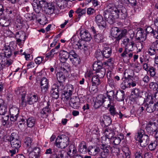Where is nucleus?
<instances>
[{
    "instance_id": "f257e3e1",
    "label": "nucleus",
    "mask_w": 158,
    "mask_h": 158,
    "mask_svg": "<svg viewBox=\"0 0 158 158\" xmlns=\"http://www.w3.org/2000/svg\"><path fill=\"white\" fill-rule=\"evenodd\" d=\"M39 5L35 10L37 13H39L41 9L43 10L47 14L51 15L54 13L55 8L52 3H48L45 0L40 1Z\"/></svg>"
},
{
    "instance_id": "f03ea898",
    "label": "nucleus",
    "mask_w": 158,
    "mask_h": 158,
    "mask_svg": "<svg viewBox=\"0 0 158 158\" xmlns=\"http://www.w3.org/2000/svg\"><path fill=\"white\" fill-rule=\"evenodd\" d=\"M110 8L113 11L114 16L115 18L124 19L126 17L127 14L126 8L122 7L121 8L114 6H110Z\"/></svg>"
},
{
    "instance_id": "7ed1b4c3",
    "label": "nucleus",
    "mask_w": 158,
    "mask_h": 158,
    "mask_svg": "<svg viewBox=\"0 0 158 158\" xmlns=\"http://www.w3.org/2000/svg\"><path fill=\"white\" fill-rule=\"evenodd\" d=\"M144 131L141 130L139 131L137 134L135 136L136 140L140 143V145L142 147L147 146L149 142L148 136L146 135H144Z\"/></svg>"
},
{
    "instance_id": "20e7f679",
    "label": "nucleus",
    "mask_w": 158,
    "mask_h": 158,
    "mask_svg": "<svg viewBox=\"0 0 158 158\" xmlns=\"http://www.w3.org/2000/svg\"><path fill=\"white\" fill-rule=\"evenodd\" d=\"M69 139L67 136L61 135L57 137L55 144L58 148H64L69 144Z\"/></svg>"
},
{
    "instance_id": "39448f33",
    "label": "nucleus",
    "mask_w": 158,
    "mask_h": 158,
    "mask_svg": "<svg viewBox=\"0 0 158 158\" xmlns=\"http://www.w3.org/2000/svg\"><path fill=\"white\" fill-rule=\"evenodd\" d=\"M149 99H152V97L151 96H148L146 99L147 102L145 105L146 110L148 112L151 113L154 111H158V102L156 103L153 102L149 101Z\"/></svg>"
},
{
    "instance_id": "423d86ee",
    "label": "nucleus",
    "mask_w": 158,
    "mask_h": 158,
    "mask_svg": "<svg viewBox=\"0 0 158 158\" xmlns=\"http://www.w3.org/2000/svg\"><path fill=\"white\" fill-rule=\"evenodd\" d=\"M107 9L105 10L103 13L104 18L110 24H113L115 21V19H117L114 17L113 11L110 8V6H107Z\"/></svg>"
},
{
    "instance_id": "0eeeda50",
    "label": "nucleus",
    "mask_w": 158,
    "mask_h": 158,
    "mask_svg": "<svg viewBox=\"0 0 158 158\" xmlns=\"http://www.w3.org/2000/svg\"><path fill=\"white\" fill-rule=\"evenodd\" d=\"M119 29L117 27H113L111 30V34L113 37L115 38V40L119 41L123 37H124L127 33V30H124L120 32V34L119 33Z\"/></svg>"
},
{
    "instance_id": "6e6552de",
    "label": "nucleus",
    "mask_w": 158,
    "mask_h": 158,
    "mask_svg": "<svg viewBox=\"0 0 158 158\" xmlns=\"http://www.w3.org/2000/svg\"><path fill=\"white\" fill-rule=\"evenodd\" d=\"M93 70L95 71L97 76L100 78H103L106 73V70L100 65L97 63H94L93 64Z\"/></svg>"
},
{
    "instance_id": "1a4fd4ad",
    "label": "nucleus",
    "mask_w": 158,
    "mask_h": 158,
    "mask_svg": "<svg viewBox=\"0 0 158 158\" xmlns=\"http://www.w3.org/2000/svg\"><path fill=\"white\" fill-rule=\"evenodd\" d=\"M111 151L113 152H116L117 153L116 158H130V152L129 151L128 148H126L124 151H123V153H118V152L119 151L118 148H112L111 149Z\"/></svg>"
},
{
    "instance_id": "9d476101",
    "label": "nucleus",
    "mask_w": 158,
    "mask_h": 158,
    "mask_svg": "<svg viewBox=\"0 0 158 158\" xmlns=\"http://www.w3.org/2000/svg\"><path fill=\"white\" fill-rule=\"evenodd\" d=\"M74 89L73 86L71 85H69L67 86L66 91H64L62 95V98L65 101L69 100L72 94Z\"/></svg>"
},
{
    "instance_id": "9b49d317",
    "label": "nucleus",
    "mask_w": 158,
    "mask_h": 158,
    "mask_svg": "<svg viewBox=\"0 0 158 158\" xmlns=\"http://www.w3.org/2000/svg\"><path fill=\"white\" fill-rule=\"evenodd\" d=\"M73 46L76 49H80L83 51H85L88 49V47L86 42L82 40H79L78 41L75 42Z\"/></svg>"
},
{
    "instance_id": "f8f14e48",
    "label": "nucleus",
    "mask_w": 158,
    "mask_h": 158,
    "mask_svg": "<svg viewBox=\"0 0 158 158\" xmlns=\"http://www.w3.org/2000/svg\"><path fill=\"white\" fill-rule=\"evenodd\" d=\"M95 22L99 28L101 30L105 29L106 23L104 20L102 16L100 15H98L95 17Z\"/></svg>"
},
{
    "instance_id": "ddd939ff",
    "label": "nucleus",
    "mask_w": 158,
    "mask_h": 158,
    "mask_svg": "<svg viewBox=\"0 0 158 158\" xmlns=\"http://www.w3.org/2000/svg\"><path fill=\"white\" fill-rule=\"evenodd\" d=\"M24 146L27 148V152H29L31 149L37 147V144L33 142V139L30 137H26L24 139Z\"/></svg>"
},
{
    "instance_id": "4468645a",
    "label": "nucleus",
    "mask_w": 158,
    "mask_h": 158,
    "mask_svg": "<svg viewBox=\"0 0 158 158\" xmlns=\"http://www.w3.org/2000/svg\"><path fill=\"white\" fill-rule=\"evenodd\" d=\"M31 149L29 153V158H38L40 156V150L39 147H34Z\"/></svg>"
},
{
    "instance_id": "2eb2a0df",
    "label": "nucleus",
    "mask_w": 158,
    "mask_h": 158,
    "mask_svg": "<svg viewBox=\"0 0 158 158\" xmlns=\"http://www.w3.org/2000/svg\"><path fill=\"white\" fill-rule=\"evenodd\" d=\"M40 87L41 91L45 93L49 87L48 80L45 77H43L40 81Z\"/></svg>"
},
{
    "instance_id": "dca6fc26",
    "label": "nucleus",
    "mask_w": 158,
    "mask_h": 158,
    "mask_svg": "<svg viewBox=\"0 0 158 158\" xmlns=\"http://www.w3.org/2000/svg\"><path fill=\"white\" fill-rule=\"evenodd\" d=\"M80 35L82 40L85 42L89 41L91 39V35L87 31L81 30L80 31Z\"/></svg>"
},
{
    "instance_id": "f3484780",
    "label": "nucleus",
    "mask_w": 158,
    "mask_h": 158,
    "mask_svg": "<svg viewBox=\"0 0 158 158\" xmlns=\"http://www.w3.org/2000/svg\"><path fill=\"white\" fill-rule=\"evenodd\" d=\"M145 128L148 133L151 134L156 131L157 127L155 123L150 122L147 124Z\"/></svg>"
},
{
    "instance_id": "a211bd4d",
    "label": "nucleus",
    "mask_w": 158,
    "mask_h": 158,
    "mask_svg": "<svg viewBox=\"0 0 158 158\" xmlns=\"http://www.w3.org/2000/svg\"><path fill=\"white\" fill-rule=\"evenodd\" d=\"M103 46L104 47L102 51L104 58H109L112 53L111 49L106 44H103Z\"/></svg>"
},
{
    "instance_id": "6ab92c4d",
    "label": "nucleus",
    "mask_w": 158,
    "mask_h": 158,
    "mask_svg": "<svg viewBox=\"0 0 158 158\" xmlns=\"http://www.w3.org/2000/svg\"><path fill=\"white\" fill-rule=\"evenodd\" d=\"M26 34L22 31H19L15 33V37L17 39V42L19 43L22 41H24L25 40Z\"/></svg>"
},
{
    "instance_id": "aec40b11",
    "label": "nucleus",
    "mask_w": 158,
    "mask_h": 158,
    "mask_svg": "<svg viewBox=\"0 0 158 158\" xmlns=\"http://www.w3.org/2000/svg\"><path fill=\"white\" fill-rule=\"evenodd\" d=\"M135 37L137 40L143 42L146 38V35L143 32L142 29L138 31L136 34Z\"/></svg>"
},
{
    "instance_id": "412c9836",
    "label": "nucleus",
    "mask_w": 158,
    "mask_h": 158,
    "mask_svg": "<svg viewBox=\"0 0 158 158\" xmlns=\"http://www.w3.org/2000/svg\"><path fill=\"white\" fill-rule=\"evenodd\" d=\"M140 90L138 88H135L133 89L131 92L130 98H132V100H135L140 96Z\"/></svg>"
},
{
    "instance_id": "4be33fe9",
    "label": "nucleus",
    "mask_w": 158,
    "mask_h": 158,
    "mask_svg": "<svg viewBox=\"0 0 158 158\" xmlns=\"http://www.w3.org/2000/svg\"><path fill=\"white\" fill-rule=\"evenodd\" d=\"M124 138V136L122 134H120L114 136L112 139L111 141L114 144L118 145L119 144L121 141Z\"/></svg>"
},
{
    "instance_id": "5701e85b",
    "label": "nucleus",
    "mask_w": 158,
    "mask_h": 158,
    "mask_svg": "<svg viewBox=\"0 0 158 158\" xmlns=\"http://www.w3.org/2000/svg\"><path fill=\"white\" fill-rule=\"evenodd\" d=\"M125 93L123 90H120L116 92V94L115 95L114 99L118 101H122L124 100Z\"/></svg>"
},
{
    "instance_id": "b1692460",
    "label": "nucleus",
    "mask_w": 158,
    "mask_h": 158,
    "mask_svg": "<svg viewBox=\"0 0 158 158\" xmlns=\"http://www.w3.org/2000/svg\"><path fill=\"white\" fill-rule=\"evenodd\" d=\"M133 75H128L127 77V82L128 83V87H130L131 86L132 87H135L136 86L137 82L135 81Z\"/></svg>"
},
{
    "instance_id": "393cba45",
    "label": "nucleus",
    "mask_w": 158,
    "mask_h": 158,
    "mask_svg": "<svg viewBox=\"0 0 158 158\" xmlns=\"http://www.w3.org/2000/svg\"><path fill=\"white\" fill-rule=\"evenodd\" d=\"M49 105L47 104V106L43 108L40 112V116L43 118H46L48 114L51 113V110L48 107Z\"/></svg>"
},
{
    "instance_id": "a878e982",
    "label": "nucleus",
    "mask_w": 158,
    "mask_h": 158,
    "mask_svg": "<svg viewBox=\"0 0 158 158\" xmlns=\"http://www.w3.org/2000/svg\"><path fill=\"white\" fill-rule=\"evenodd\" d=\"M38 100V97L36 94H30L27 99V102L29 104H32L36 102Z\"/></svg>"
},
{
    "instance_id": "bb28decb",
    "label": "nucleus",
    "mask_w": 158,
    "mask_h": 158,
    "mask_svg": "<svg viewBox=\"0 0 158 158\" xmlns=\"http://www.w3.org/2000/svg\"><path fill=\"white\" fill-rule=\"evenodd\" d=\"M60 60L61 62H65L69 57L68 52L63 50L60 53Z\"/></svg>"
},
{
    "instance_id": "cd10ccee",
    "label": "nucleus",
    "mask_w": 158,
    "mask_h": 158,
    "mask_svg": "<svg viewBox=\"0 0 158 158\" xmlns=\"http://www.w3.org/2000/svg\"><path fill=\"white\" fill-rule=\"evenodd\" d=\"M56 86L55 85H53L52 86L51 93L52 97L54 98L57 99L59 98V91L57 89Z\"/></svg>"
},
{
    "instance_id": "c85d7f7f",
    "label": "nucleus",
    "mask_w": 158,
    "mask_h": 158,
    "mask_svg": "<svg viewBox=\"0 0 158 158\" xmlns=\"http://www.w3.org/2000/svg\"><path fill=\"white\" fill-rule=\"evenodd\" d=\"M78 151L81 153L85 154L87 152V147L85 143L84 142H82L79 146Z\"/></svg>"
},
{
    "instance_id": "c756f323",
    "label": "nucleus",
    "mask_w": 158,
    "mask_h": 158,
    "mask_svg": "<svg viewBox=\"0 0 158 158\" xmlns=\"http://www.w3.org/2000/svg\"><path fill=\"white\" fill-rule=\"evenodd\" d=\"M11 147L16 149H17V152H18V149L21 147V143L20 140L14 141L10 143Z\"/></svg>"
},
{
    "instance_id": "7c9ffc66",
    "label": "nucleus",
    "mask_w": 158,
    "mask_h": 158,
    "mask_svg": "<svg viewBox=\"0 0 158 158\" xmlns=\"http://www.w3.org/2000/svg\"><path fill=\"white\" fill-rule=\"evenodd\" d=\"M35 118L32 117H29L26 119L27 125L29 127H33L35 124Z\"/></svg>"
},
{
    "instance_id": "2f4dec72",
    "label": "nucleus",
    "mask_w": 158,
    "mask_h": 158,
    "mask_svg": "<svg viewBox=\"0 0 158 158\" xmlns=\"http://www.w3.org/2000/svg\"><path fill=\"white\" fill-rule=\"evenodd\" d=\"M79 98L77 97H73L71 98L69 102L70 105L74 107H76L78 104Z\"/></svg>"
},
{
    "instance_id": "473e14b6",
    "label": "nucleus",
    "mask_w": 158,
    "mask_h": 158,
    "mask_svg": "<svg viewBox=\"0 0 158 158\" xmlns=\"http://www.w3.org/2000/svg\"><path fill=\"white\" fill-rule=\"evenodd\" d=\"M99 151L100 149L99 148L92 147L90 148L88 152L90 155L94 156L98 154Z\"/></svg>"
},
{
    "instance_id": "72a5a7b5",
    "label": "nucleus",
    "mask_w": 158,
    "mask_h": 158,
    "mask_svg": "<svg viewBox=\"0 0 158 158\" xmlns=\"http://www.w3.org/2000/svg\"><path fill=\"white\" fill-rule=\"evenodd\" d=\"M10 23L8 19L4 17L0 19V24L2 27H7Z\"/></svg>"
},
{
    "instance_id": "f704fd0d",
    "label": "nucleus",
    "mask_w": 158,
    "mask_h": 158,
    "mask_svg": "<svg viewBox=\"0 0 158 158\" xmlns=\"http://www.w3.org/2000/svg\"><path fill=\"white\" fill-rule=\"evenodd\" d=\"M103 36L102 34L98 33L94 35V40L97 43H101L103 42Z\"/></svg>"
},
{
    "instance_id": "c9c22d12",
    "label": "nucleus",
    "mask_w": 158,
    "mask_h": 158,
    "mask_svg": "<svg viewBox=\"0 0 158 158\" xmlns=\"http://www.w3.org/2000/svg\"><path fill=\"white\" fill-rule=\"evenodd\" d=\"M10 115H18L19 114V109L15 106H12L10 108L9 110Z\"/></svg>"
},
{
    "instance_id": "e433bc0d",
    "label": "nucleus",
    "mask_w": 158,
    "mask_h": 158,
    "mask_svg": "<svg viewBox=\"0 0 158 158\" xmlns=\"http://www.w3.org/2000/svg\"><path fill=\"white\" fill-rule=\"evenodd\" d=\"M56 78L59 82H63L65 80V76L62 72H58L56 74Z\"/></svg>"
},
{
    "instance_id": "4c0bfd02",
    "label": "nucleus",
    "mask_w": 158,
    "mask_h": 158,
    "mask_svg": "<svg viewBox=\"0 0 158 158\" xmlns=\"http://www.w3.org/2000/svg\"><path fill=\"white\" fill-rule=\"evenodd\" d=\"M86 10L85 8L82 9L81 7L78 8L75 11L76 13L78 14V17L80 18L83 15L86 13Z\"/></svg>"
},
{
    "instance_id": "58836bf2",
    "label": "nucleus",
    "mask_w": 158,
    "mask_h": 158,
    "mask_svg": "<svg viewBox=\"0 0 158 158\" xmlns=\"http://www.w3.org/2000/svg\"><path fill=\"white\" fill-rule=\"evenodd\" d=\"M16 93L17 94H21L22 95L21 101L22 104H23L24 102H24V98L26 94V92L25 91H23L22 89H18L16 91Z\"/></svg>"
},
{
    "instance_id": "ea45409f",
    "label": "nucleus",
    "mask_w": 158,
    "mask_h": 158,
    "mask_svg": "<svg viewBox=\"0 0 158 158\" xmlns=\"http://www.w3.org/2000/svg\"><path fill=\"white\" fill-rule=\"evenodd\" d=\"M92 82L93 85H98L100 84V81L98 76H94L92 79Z\"/></svg>"
},
{
    "instance_id": "a19ab883",
    "label": "nucleus",
    "mask_w": 158,
    "mask_h": 158,
    "mask_svg": "<svg viewBox=\"0 0 158 158\" xmlns=\"http://www.w3.org/2000/svg\"><path fill=\"white\" fill-rule=\"evenodd\" d=\"M105 135L106 138L112 139L114 133L113 131L110 130L106 129L105 131Z\"/></svg>"
},
{
    "instance_id": "79ce46f5",
    "label": "nucleus",
    "mask_w": 158,
    "mask_h": 158,
    "mask_svg": "<svg viewBox=\"0 0 158 158\" xmlns=\"http://www.w3.org/2000/svg\"><path fill=\"white\" fill-rule=\"evenodd\" d=\"M7 112L6 106L4 104H0V115H4Z\"/></svg>"
},
{
    "instance_id": "37998d69",
    "label": "nucleus",
    "mask_w": 158,
    "mask_h": 158,
    "mask_svg": "<svg viewBox=\"0 0 158 158\" xmlns=\"http://www.w3.org/2000/svg\"><path fill=\"white\" fill-rule=\"evenodd\" d=\"M95 57L97 58V60L99 61H101L103 60L104 57L103 56L102 51H98L96 52L95 54Z\"/></svg>"
},
{
    "instance_id": "c03bdc74",
    "label": "nucleus",
    "mask_w": 158,
    "mask_h": 158,
    "mask_svg": "<svg viewBox=\"0 0 158 158\" xmlns=\"http://www.w3.org/2000/svg\"><path fill=\"white\" fill-rule=\"evenodd\" d=\"M103 121L105 125L106 126H109L111 122L110 118L108 116H105L104 117Z\"/></svg>"
},
{
    "instance_id": "a18cd8bd",
    "label": "nucleus",
    "mask_w": 158,
    "mask_h": 158,
    "mask_svg": "<svg viewBox=\"0 0 158 158\" xmlns=\"http://www.w3.org/2000/svg\"><path fill=\"white\" fill-rule=\"evenodd\" d=\"M61 65V70L64 72H67L69 70V66L68 63L65 62H62Z\"/></svg>"
},
{
    "instance_id": "49530a36",
    "label": "nucleus",
    "mask_w": 158,
    "mask_h": 158,
    "mask_svg": "<svg viewBox=\"0 0 158 158\" xmlns=\"http://www.w3.org/2000/svg\"><path fill=\"white\" fill-rule=\"evenodd\" d=\"M149 88L154 90H156L157 91L158 90V84L156 82H151L149 85Z\"/></svg>"
},
{
    "instance_id": "de8ad7c7",
    "label": "nucleus",
    "mask_w": 158,
    "mask_h": 158,
    "mask_svg": "<svg viewBox=\"0 0 158 158\" xmlns=\"http://www.w3.org/2000/svg\"><path fill=\"white\" fill-rule=\"evenodd\" d=\"M9 140L10 142V143L13 141L17 140H20L19 137H18V134L15 133H12L10 136L9 137Z\"/></svg>"
},
{
    "instance_id": "09e8293b",
    "label": "nucleus",
    "mask_w": 158,
    "mask_h": 158,
    "mask_svg": "<svg viewBox=\"0 0 158 158\" xmlns=\"http://www.w3.org/2000/svg\"><path fill=\"white\" fill-rule=\"evenodd\" d=\"M146 31L148 34L151 33L153 34L154 36L157 39V36H156V33H157V32L156 31L153 30L151 27L150 26L148 27L146 30Z\"/></svg>"
},
{
    "instance_id": "8fccbe9b",
    "label": "nucleus",
    "mask_w": 158,
    "mask_h": 158,
    "mask_svg": "<svg viewBox=\"0 0 158 158\" xmlns=\"http://www.w3.org/2000/svg\"><path fill=\"white\" fill-rule=\"evenodd\" d=\"M6 11L10 18H12L15 15V12L14 9L10 7H8L6 9Z\"/></svg>"
},
{
    "instance_id": "3c124183",
    "label": "nucleus",
    "mask_w": 158,
    "mask_h": 158,
    "mask_svg": "<svg viewBox=\"0 0 158 158\" xmlns=\"http://www.w3.org/2000/svg\"><path fill=\"white\" fill-rule=\"evenodd\" d=\"M107 95L108 99L110 101V102L111 101L112 99H114L115 95L114 92L113 90L107 92Z\"/></svg>"
},
{
    "instance_id": "603ef678",
    "label": "nucleus",
    "mask_w": 158,
    "mask_h": 158,
    "mask_svg": "<svg viewBox=\"0 0 158 158\" xmlns=\"http://www.w3.org/2000/svg\"><path fill=\"white\" fill-rule=\"evenodd\" d=\"M70 60L74 65H77L79 63L80 59L77 55L73 57H70Z\"/></svg>"
},
{
    "instance_id": "864d4df0",
    "label": "nucleus",
    "mask_w": 158,
    "mask_h": 158,
    "mask_svg": "<svg viewBox=\"0 0 158 158\" xmlns=\"http://www.w3.org/2000/svg\"><path fill=\"white\" fill-rule=\"evenodd\" d=\"M157 145V143L156 141H154L150 143L148 145V148L151 151L154 150Z\"/></svg>"
},
{
    "instance_id": "5fc2aeb1",
    "label": "nucleus",
    "mask_w": 158,
    "mask_h": 158,
    "mask_svg": "<svg viewBox=\"0 0 158 158\" xmlns=\"http://www.w3.org/2000/svg\"><path fill=\"white\" fill-rule=\"evenodd\" d=\"M110 146L106 144H103L101 147V149L103 150L102 152H106V153H109V149H110Z\"/></svg>"
},
{
    "instance_id": "6e6d98bb",
    "label": "nucleus",
    "mask_w": 158,
    "mask_h": 158,
    "mask_svg": "<svg viewBox=\"0 0 158 158\" xmlns=\"http://www.w3.org/2000/svg\"><path fill=\"white\" fill-rule=\"evenodd\" d=\"M120 87L123 89H125L126 88L129 87L127 78H126L125 80L121 83Z\"/></svg>"
},
{
    "instance_id": "4d7b16f0",
    "label": "nucleus",
    "mask_w": 158,
    "mask_h": 158,
    "mask_svg": "<svg viewBox=\"0 0 158 158\" xmlns=\"http://www.w3.org/2000/svg\"><path fill=\"white\" fill-rule=\"evenodd\" d=\"M96 99H97V100L100 101V102H102L104 103V102L106 101L105 99H107L106 97H105L103 94H99L97 97Z\"/></svg>"
},
{
    "instance_id": "13d9d810",
    "label": "nucleus",
    "mask_w": 158,
    "mask_h": 158,
    "mask_svg": "<svg viewBox=\"0 0 158 158\" xmlns=\"http://www.w3.org/2000/svg\"><path fill=\"white\" fill-rule=\"evenodd\" d=\"M53 85H55L56 86L57 89L59 91L62 90L64 89V86L62 82H59L57 84H54Z\"/></svg>"
},
{
    "instance_id": "bf43d9fd",
    "label": "nucleus",
    "mask_w": 158,
    "mask_h": 158,
    "mask_svg": "<svg viewBox=\"0 0 158 158\" xmlns=\"http://www.w3.org/2000/svg\"><path fill=\"white\" fill-rule=\"evenodd\" d=\"M65 152L64 151H60L57 153H55L56 158H64V154Z\"/></svg>"
},
{
    "instance_id": "052dcab7",
    "label": "nucleus",
    "mask_w": 158,
    "mask_h": 158,
    "mask_svg": "<svg viewBox=\"0 0 158 158\" xmlns=\"http://www.w3.org/2000/svg\"><path fill=\"white\" fill-rule=\"evenodd\" d=\"M64 1H65V0H59L57 2V5L61 9L64 8V3H65Z\"/></svg>"
},
{
    "instance_id": "680f3d73",
    "label": "nucleus",
    "mask_w": 158,
    "mask_h": 158,
    "mask_svg": "<svg viewBox=\"0 0 158 158\" xmlns=\"http://www.w3.org/2000/svg\"><path fill=\"white\" fill-rule=\"evenodd\" d=\"M5 56L6 57H9L11 55V52L10 48H5L4 51Z\"/></svg>"
},
{
    "instance_id": "e2e57ef3",
    "label": "nucleus",
    "mask_w": 158,
    "mask_h": 158,
    "mask_svg": "<svg viewBox=\"0 0 158 158\" xmlns=\"http://www.w3.org/2000/svg\"><path fill=\"white\" fill-rule=\"evenodd\" d=\"M156 69L153 67H151L149 69L148 71L149 72L150 76L152 77L156 74Z\"/></svg>"
},
{
    "instance_id": "0e129e2a",
    "label": "nucleus",
    "mask_w": 158,
    "mask_h": 158,
    "mask_svg": "<svg viewBox=\"0 0 158 158\" xmlns=\"http://www.w3.org/2000/svg\"><path fill=\"white\" fill-rule=\"evenodd\" d=\"M44 59V57L42 56L38 57L35 59V62L36 64H38L42 63V61H43Z\"/></svg>"
},
{
    "instance_id": "69168bd1",
    "label": "nucleus",
    "mask_w": 158,
    "mask_h": 158,
    "mask_svg": "<svg viewBox=\"0 0 158 158\" xmlns=\"http://www.w3.org/2000/svg\"><path fill=\"white\" fill-rule=\"evenodd\" d=\"M5 66H6V59L3 58L1 61H0V69L1 70H2Z\"/></svg>"
},
{
    "instance_id": "338daca9",
    "label": "nucleus",
    "mask_w": 158,
    "mask_h": 158,
    "mask_svg": "<svg viewBox=\"0 0 158 158\" xmlns=\"http://www.w3.org/2000/svg\"><path fill=\"white\" fill-rule=\"evenodd\" d=\"M142 42V41H139V42H136L135 44L137 49L139 51H141L143 47Z\"/></svg>"
},
{
    "instance_id": "774afa93",
    "label": "nucleus",
    "mask_w": 158,
    "mask_h": 158,
    "mask_svg": "<svg viewBox=\"0 0 158 158\" xmlns=\"http://www.w3.org/2000/svg\"><path fill=\"white\" fill-rule=\"evenodd\" d=\"M130 50L128 48H126L123 52L121 54V56L123 57H125L127 56V55H128Z\"/></svg>"
}]
</instances>
